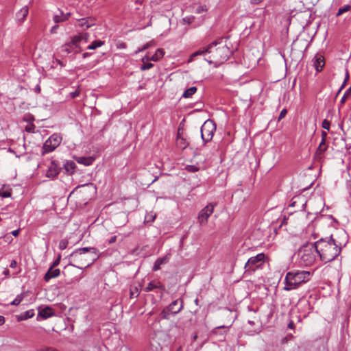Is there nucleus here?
<instances>
[{"instance_id":"nucleus-1","label":"nucleus","mask_w":351,"mask_h":351,"mask_svg":"<svg viewBox=\"0 0 351 351\" xmlns=\"http://www.w3.org/2000/svg\"><path fill=\"white\" fill-rule=\"evenodd\" d=\"M315 244L317 254L324 263L331 262L337 258L341 254L343 246L345 245L335 239L332 235L319 239L315 241Z\"/></svg>"},{"instance_id":"nucleus-2","label":"nucleus","mask_w":351,"mask_h":351,"mask_svg":"<svg viewBox=\"0 0 351 351\" xmlns=\"http://www.w3.org/2000/svg\"><path fill=\"white\" fill-rule=\"evenodd\" d=\"M99 251L95 247H82L76 249L71 254L72 260L78 264L71 265L83 269L90 266L99 257Z\"/></svg>"},{"instance_id":"nucleus-3","label":"nucleus","mask_w":351,"mask_h":351,"mask_svg":"<svg viewBox=\"0 0 351 351\" xmlns=\"http://www.w3.org/2000/svg\"><path fill=\"white\" fill-rule=\"evenodd\" d=\"M311 277L310 271H293L287 273L285 278V291H291L298 289L302 283L308 282Z\"/></svg>"},{"instance_id":"nucleus-4","label":"nucleus","mask_w":351,"mask_h":351,"mask_svg":"<svg viewBox=\"0 0 351 351\" xmlns=\"http://www.w3.org/2000/svg\"><path fill=\"white\" fill-rule=\"evenodd\" d=\"M315 242L303 245L298 251L300 263L305 266L312 265L317 254Z\"/></svg>"},{"instance_id":"nucleus-5","label":"nucleus","mask_w":351,"mask_h":351,"mask_svg":"<svg viewBox=\"0 0 351 351\" xmlns=\"http://www.w3.org/2000/svg\"><path fill=\"white\" fill-rule=\"evenodd\" d=\"M229 49L226 45H223L216 48L215 50L213 49V53L208 58L205 60L210 64H219L228 58Z\"/></svg>"},{"instance_id":"nucleus-6","label":"nucleus","mask_w":351,"mask_h":351,"mask_svg":"<svg viewBox=\"0 0 351 351\" xmlns=\"http://www.w3.org/2000/svg\"><path fill=\"white\" fill-rule=\"evenodd\" d=\"M266 258V255L264 253H260L256 256L250 258L245 264V272L252 274L255 272L256 270L262 269Z\"/></svg>"},{"instance_id":"nucleus-7","label":"nucleus","mask_w":351,"mask_h":351,"mask_svg":"<svg viewBox=\"0 0 351 351\" xmlns=\"http://www.w3.org/2000/svg\"><path fill=\"white\" fill-rule=\"evenodd\" d=\"M200 131L201 137L205 145L213 139L216 131V125L213 121L208 119L202 125Z\"/></svg>"},{"instance_id":"nucleus-8","label":"nucleus","mask_w":351,"mask_h":351,"mask_svg":"<svg viewBox=\"0 0 351 351\" xmlns=\"http://www.w3.org/2000/svg\"><path fill=\"white\" fill-rule=\"evenodd\" d=\"M183 308V300L177 299L173 301L167 308H164L160 315L162 319H169L171 314L176 315Z\"/></svg>"},{"instance_id":"nucleus-9","label":"nucleus","mask_w":351,"mask_h":351,"mask_svg":"<svg viewBox=\"0 0 351 351\" xmlns=\"http://www.w3.org/2000/svg\"><path fill=\"white\" fill-rule=\"evenodd\" d=\"M62 141V137L60 134H53L44 143L43 147L42 155L53 152L58 147Z\"/></svg>"},{"instance_id":"nucleus-10","label":"nucleus","mask_w":351,"mask_h":351,"mask_svg":"<svg viewBox=\"0 0 351 351\" xmlns=\"http://www.w3.org/2000/svg\"><path fill=\"white\" fill-rule=\"evenodd\" d=\"M216 203H210L201 210L198 215V221L200 224H206L208 219L213 214Z\"/></svg>"},{"instance_id":"nucleus-11","label":"nucleus","mask_w":351,"mask_h":351,"mask_svg":"<svg viewBox=\"0 0 351 351\" xmlns=\"http://www.w3.org/2000/svg\"><path fill=\"white\" fill-rule=\"evenodd\" d=\"M219 42L217 40H215L210 43L208 45L204 47L199 50L193 53L189 58V62H191L193 60V58L197 56L204 55L208 53H213V48L216 47Z\"/></svg>"},{"instance_id":"nucleus-12","label":"nucleus","mask_w":351,"mask_h":351,"mask_svg":"<svg viewBox=\"0 0 351 351\" xmlns=\"http://www.w3.org/2000/svg\"><path fill=\"white\" fill-rule=\"evenodd\" d=\"M155 289L160 290L161 295H162L163 293L165 291V287L158 280H153L150 281L144 289L145 292H149Z\"/></svg>"},{"instance_id":"nucleus-13","label":"nucleus","mask_w":351,"mask_h":351,"mask_svg":"<svg viewBox=\"0 0 351 351\" xmlns=\"http://www.w3.org/2000/svg\"><path fill=\"white\" fill-rule=\"evenodd\" d=\"M313 60L315 70L317 72L321 71L325 64L324 56L320 54H316Z\"/></svg>"},{"instance_id":"nucleus-14","label":"nucleus","mask_w":351,"mask_h":351,"mask_svg":"<svg viewBox=\"0 0 351 351\" xmlns=\"http://www.w3.org/2000/svg\"><path fill=\"white\" fill-rule=\"evenodd\" d=\"M54 315L53 309L49 306H45L43 308L38 309V317H40L42 319H47Z\"/></svg>"},{"instance_id":"nucleus-15","label":"nucleus","mask_w":351,"mask_h":351,"mask_svg":"<svg viewBox=\"0 0 351 351\" xmlns=\"http://www.w3.org/2000/svg\"><path fill=\"white\" fill-rule=\"evenodd\" d=\"M59 173L58 164L55 161H51L48 168L46 176L48 178H53Z\"/></svg>"},{"instance_id":"nucleus-16","label":"nucleus","mask_w":351,"mask_h":351,"mask_svg":"<svg viewBox=\"0 0 351 351\" xmlns=\"http://www.w3.org/2000/svg\"><path fill=\"white\" fill-rule=\"evenodd\" d=\"M60 271L59 269H54V267H52L50 266L48 271L46 272V274L44 276V280L46 282L49 281L51 278H56L60 276Z\"/></svg>"},{"instance_id":"nucleus-17","label":"nucleus","mask_w":351,"mask_h":351,"mask_svg":"<svg viewBox=\"0 0 351 351\" xmlns=\"http://www.w3.org/2000/svg\"><path fill=\"white\" fill-rule=\"evenodd\" d=\"M95 19L91 17L80 19L78 20L79 25L86 29L93 26L95 24Z\"/></svg>"},{"instance_id":"nucleus-18","label":"nucleus","mask_w":351,"mask_h":351,"mask_svg":"<svg viewBox=\"0 0 351 351\" xmlns=\"http://www.w3.org/2000/svg\"><path fill=\"white\" fill-rule=\"evenodd\" d=\"M327 148L328 146L326 144V142H320L315 155L316 160H320L323 158V154L326 152Z\"/></svg>"},{"instance_id":"nucleus-19","label":"nucleus","mask_w":351,"mask_h":351,"mask_svg":"<svg viewBox=\"0 0 351 351\" xmlns=\"http://www.w3.org/2000/svg\"><path fill=\"white\" fill-rule=\"evenodd\" d=\"M189 143L186 141V140L181 135L180 132V130L178 132L177 138H176V145L178 148L181 149H184L189 146Z\"/></svg>"},{"instance_id":"nucleus-20","label":"nucleus","mask_w":351,"mask_h":351,"mask_svg":"<svg viewBox=\"0 0 351 351\" xmlns=\"http://www.w3.org/2000/svg\"><path fill=\"white\" fill-rule=\"evenodd\" d=\"M163 56H164L163 49H158L156 51L155 53L152 57L149 58V56H146L144 58H143L142 60H143V62H144L145 60H152L154 62H156V61L159 60L161 58H162Z\"/></svg>"},{"instance_id":"nucleus-21","label":"nucleus","mask_w":351,"mask_h":351,"mask_svg":"<svg viewBox=\"0 0 351 351\" xmlns=\"http://www.w3.org/2000/svg\"><path fill=\"white\" fill-rule=\"evenodd\" d=\"M59 12H60V14H56L53 16V21L56 23L63 22V21H65L69 19V18L70 16V13H66L64 14H63V12L62 11H59Z\"/></svg>"},{"instance_id":"nucleus-22","label":"nucleus","mask_w":351,"mask_h":351,"mask_svg":"<svg viewBox=\"0 0 351 351\" xmlns=\"http://www.w3.org/2000/svg\"><path fill=\"white\" fill-rule=\"evenodd\" d=\"M34 315V311L33 309L28 310L23 313H21L20 315L17 316V320H25L29 318H32Z\"/></svg>"},{"instance_id":"nucleus-23","label":"nucleus","mask_w":351,"mask_h":351,"mask_svg":"<svg viewBox=\"0 0 351 351\" xmlns=\"http://www.w3.org/2000/svg\"><path fill=\"white\" fill-rule=\"evenodd\" d=\"M64 168L68 173L73 174L76 168V165L73 161H66L64 165Z\"/></svg>"},{"instance_id":"nucleus-24","label":"nucleus","mask_w":351,"mask_h":351,"mask_svg":"<svg viewBox=\"0 0 351 351\" xmlns=\"http://www.w3.org/2000/svg\"><path fill=\"white\" fill-rule=\"evenodd\" d=\"M28 12V8L27 6H25L17 12L16 17L19 20L23 21L27 16Z\"/></svg>"},{"instance_id":"nucleus-25","label":"nucleus","mask_w":351,"mask_h":351,"mask_svg":"<svg viewBox=\"0 0 351 351\" xmlns=\"http://www.w3.org/2000/svg\"><path fill=\"white\" fill-rule=\"evenodd\" d=\"M94 159L92 157H79L77 159V162L80 164H83L84 165L88 166L90 165Z\"/></svg>"},{"instance_id":"nucleus-26","label":"nucleus","mask_w":351,"mask_h":351,"mask_svg":"<svg viewBox=\"0 0 351 351\" xmlns=\"http://www.w3.org/2000/svg\"><path fill=\"white\" fill-rule=\"evenodd\" d=\"M83 40V36L81 34L73 36L71 38V45H73V46L77 49L80 48V43Z\"/></svg>"},{"instance_id":"nucleus-27","label":"nucleus","mask_w":351,"mask_h":351,"mask_svg":"<svg viewBox=\"0 0 351 351\" xmlns=\"http://www.w3.org/2000/svg\"><path fill=\"white\" fill-rule=\"evenodd\" d=\"M196 91L197 88L195 86H191L184 92L182 97L184 98H190L196 93Z\"/></svg>"},{"instance_id":"nucleus-28","label":"nucleus","mask_w":351,"mask_h":351,"mask_svg":"<svg viewBox=\"0 0 351 351\" xmlns=\"http://www.w3.org/2000/svg\"><path fill=\"white\" fill-rule=\"evenodd\" d=\"M167 263L166 258H158L156 262L154 263V267H153V271H157L160 269L161 265Z\"/></svg>"},{"instance_id":"nucleus-29","label":"nucleus","mask_w":351,"mask_h":351,"mask_svg":"<svg viewBox=\"0 0 351 351\" xmlns=\"http://www.w3.org/2000/svg\"><path fill=\"white\" fill-rule=\"evenodd\" d=\"M104 45V42L100 40L93 41L90 45L87 47L88 49L94 50Z\"/></svg>"},{"instance_id":"nucleus-30","label":"nucleus","mask_w":351,"mask_h":351,"mask_svg":"<svg viewBox=\"0 0 351 351\" xmlns=\"http://www.w3.org/2000/svg\"><path fill=\"white\" fill-rule=\"evenodd\" d=\"M76 48L73 46V45H71V42L62 46V51L66 52V53L72 52Z\"/></svg>"},{"instance_id":"nucleus-31","label":"nucleus","mask_w":351,"mask_h":351,"mask_svg":"<svg viewBox=\"0 0 351 351\" xmlns=\"http://www.w3.org/2000/svg\"><path fill=\"white\" fill-rule=\"evenodd\" d=\"M12 191L10 189H0V197L5 198L11 196Z\"/></svg>"},{"instance_id":"nucleus-32","label":"nucleus","mask_w":351,"mask_h":351,"mask_svg":"<svg viewBox=\"0 0 351 351\" xmlns=\"http://www.w3.org/2000/svg\"><path fill=\"white\" fill-rule=\"evenodd\" d=\"M130 298H137L139 295V289L136 286H131L130 289Z\"/></svg>"},{"instance_id":"nucleus-33","label":"nucleus","mask_w":351,"mask_h":351,"mask_svg":"<svg viewBox=\"0 0 351 351\" xmlns=\"http://www.w3.org/2000/svg\"><path fill=\"white\" fill-rule=\"evenodd\" d=\"M350 8H351V7L350 5H343V7L340 8L338 10V12H337L336 16H339L341 15L342 14L349 11L350 10Z\"/></svg>"},{"instance_id":"nucleus-34","label":"nucleus","mask_w":351,"mask_h":351,"mask_svg":"<svg viewBox=\"0 0 351 351\" xmlns=\"http://www.w3.org/2000/svg\"><path fill=\"white\" fill-rule=\"evenodd\" d=\"M156 43L155 40H152L148 42L147 43H146L145 45H144L141 49H138V51H143L151 47L156 46Z\"/></svg>"},{"instance_id":"nucleus-35","label":"nucleus","mask_w":351,"mask_h":351,"mask_svg":"<svg viewBox=\"0 0 351 351\" xmlns=\"http://www.w3.org/2000/svg\"><path fill=\"white\" fill-rule=\"evenodd\" d=\"M23 299V295L20 294L16 296V298L11 302V304L13 306L19 305Z\"/></svg>"},{"instance_id":"nucleus-36","label":"nucleus","mask_w":351,"mask_h":351,"mask_svg":"<svg viewBox=\"0 0 351 351\" xmlns=\"http://www.w3.org/2000/svg\"><path fill=\"white\" fill-rule=\"evenodd\" d=\"M185 169L190 173H195L199 171V168L195 165H186Z\"/></svg>"},{"instance_id":"nucleus-37","label":"nucleus","mask_w":351,"mask_h":351,"mask_svg":"<svg viewBox=\"0 0 351 351\" xmlns=\"http://www.w3.org/2000/svg\"><path fill=\"white\" fill-rule=\"evenodd\" d=\"M221 329H223L224 330V332H226L228 330V327L225 326H221L216 327L213 330V332L215 334H217L219 330Z\"/></svg>"},{"instance_id":"nucleus-38","label":"nucleus","mask_w":351,"mask_h":351,"mask_svg":"<svg viewBox=\"0 0 351 351\" xmlns=\"http://www.w3.org/2000/svg\"><path fill=\"white\" fill-rule=\"evenodd\" d=\"M154 64L152 63L148 62V63H144L141 66V71H145L151 69L153 67Z\"/></svg>"},{"instance_id":"nucleus-39","label":"nucleus","mask_w":351,"mask_h":351,"mask_svg":"<svg viewBox=\"0 0 351 351\" xmlns=\"http://www.w3.org/2000/svg\"><path fill=\"white\" fill-rule=\"evenodd\" d=\"M322 126L324 129L325 130H330V123L329 121H328L327 119H324L323 121H322Z\"/></svg>"},{"instance_id":"nucleus-40","label":"nucleus","mask_w":351,"mask_h":351,"mask_svg":"<svg viewBox=\"0 0 351 351\" xmlns=\"http://www.w3.org/2000/svg\"><path fill=\"white\" fill-rule=\"evenodd\" d=\"M351 92V87H350L344 93V95H343L341 99V102L342 104H343L345 102V101L346 100L348 96L349 95L350 93Z\"/></svg>"},{"instance_id":"nucleus-41","label":"nucleus","mask_w":351,"mask_h":351,"mask_svg":"<svg viewBox=\"0 0 351 351\" xmlns=\"http://www.w3.org/2000/svg\"><path fill=\"white\" fill-rule=\"evenodd\" d=\"M349 79H350V75H349L348 71H347L346 73V77H345L344 82H343L342 86H341V88H339V93L344 88L346 84L349 80Z\"/></svg>"},{"instance_id":"nucleus-42","label":"nucleus","mask_w":351,"mask_h":351,"mask_svg":"<svg viewBox=\"0 0 351 351\" xmlns=\"http://www.w3.org/2000/svg\"><path fill=\"white\" fill-rule=\"evenodd\" d=\"M60 259H61V254H58V257H57V258H56V259L53 261V263H52V265H51V267H56V266H58V265L60 264Z\"/></svg>"},{"instance_id":"nucleus-43","label":"nucleus","mask_w":351,"mask_h":351,"mask_svg":"<svg viewBox=\"0 0 351 351\" xmlns=\"http://www.w3.org/2000/svg\"><path fill=\"white\" fill-rule=\"evenodd\" d=\"M293 337H294L293 336V335H288L287 337L282 339L281 343L282 344L286 343L288 341L293 339Z\"/></svg>"},{"instance_id":"nucleus-44","label":"nucleus","mask_w":351,"mask_h":351,"mask_svg":"<svg viewBox=\"0 0 351 351\" xmlns=\"http://www.w3.org/2000/svg\"><path fill=\"white\" fill-rule=\"evenodd\" d=\"M67 244H68L67 241L62 240V241H60V242L59 243V248L62 250H64L66 247Z\"/></svg>"},{"instance_id":"nucleus-45","label":"nucleus","mask_w":351,"mask_h":351,"mask_svg":"<svg viewBox=\"0 0 351 351\" xmlns=\"http://www.w3.org/2000/svg\"><path fill=\"white\" fill-rule=\"evenodd\" d=\"M287 109L284 108L281 110L280 114H279V117H278V121L281 120L282 119H283L285 115L287 114Z\"/></svg>"},{"instance_id":"nucleus-46","label":"nucleus","mask_w":351,"mask_h":351,"mask_svg":"<svg viewBox=\"0 0 351 351\" xmlns=\"http://www.w3.org/2000/svg\"><path fill=\"white\" fill-rule=\"evenodd\" d=\"M79 95H80V90H76L75 91L71 92L70 93V96L72 99L77 97Z\"/></svg>"},{"instance_id":"nucleus-47","label":"nucleus","mask_w":351,"mask_h":351,"mask_svg":"<svg viewBox=\"0 0 351 351\" xmlns=\"http://www.w3.org/2000/svg\"><path fill=\"white\" fill-rule=\"evenodd\" d=\"M327 133L325 131H322V141L321 142H326V137H327Z\"/></svg>"},{"instance_id":"nucleus-48","label":"nucleus","mask_w":351,"mask_h":351,"mask_svg":"<svg viewBox=\"0 0 351 351\" xmlns=\"http://www.w3.org/2000/svg\"><path fill=\"white\" fill-rule=\"evenodd\" d=\"M193 19L194 17H186L183 19V21L187 22L188 23H191L193 21Z\"/></svg>"},{"instance_id":"nucleus-49","label":"nucleus","mask_w":351,"mask_h":351,"mask_svg":"<svg viewBox=\"0 0 351 351\" xmlns=\"http://www.w3.org/2000/svg\"><path fill=\"white\" fill-rule=\"evenodd\" d=\"M287 327L290 329H294L295 325L292 320L289 321V322L288 323Z\"/></svg>"},{"instance_id":"nucleus-50","label":"nucleus","mask_w":351,"mask_h":351,"mask_svg":"<svg viewBox=\"0 0 351 351\" xmlns=\"http://www.w3.org/2000/svg\"><path fill=\"white\" fill-rule=\"evenodd\" d=\"M116 241H117V236H113V237H112L108 240V243H109V244H112V243H114Z\"/></svg>"},{"instance_id":"nucleus-51","label":"nucleus","mask_w":351,"mask_h":351,"mask_svg":"<svg viewBox=\"0 0 351 351\" xmlns=\"http://www.w3.org/2000/svg\"><path fill=\"white\" fill-rule=\"evenodd\" d=\"M17 266V262L15 260H12L10 263V267L12 268H15Z\"/></svg>"},{"instance_id":"nucleus-52","label":"nucleus","mask_w":351,"mask_h":351,"mask_svg":"<svg viewBox=\"0 0 351 351\" xmlns=\"http://www.w3.org/2000/svg\"><path fill=\"white\" fill-rule=\"evenodd\" d=\"M20 232V229H17V230H13L11 234L14 236V237H17L19 235Z\"/></svg>"},{"instance_id":"nucleus-53","label":"nucleus","mask_w":351,"mask_h":351,"mask_svg":"<svg viewBox=\"0 0 351 351\" xmlns=\"http://www.w3.org/2000/svg\"><path fill=\"white\" fill-rule=\"evenodd\" d=\"M58 28V25H54V26L51 28V34H55V33H56V29H57Z\"/></svg>"},{"instance_id":"nucleus-54","label":"nucleus","mask_w":351,"mask_h":351,"mask_svg":"<svg viewBox=\"0 0 351 351\" xmlns=\"http://www.w3.org/2000/svg\"><path fill=\"white\" fill-rule=\"evenodd\" d=\"M80 34L83 36V40H84L85 42H87L88 34L86 33V34Z\"/></svg>"},{"instance_id":"nucleus-55","label":"nucleus","mask_w":351,"mask_h":351,"mask_svg":"<svg viewBox=\"0 0 351 351\" xmlns=\"http://www.w3.org/2000/svg\"><path fill=\"white\" fill-rule=\"evenodd\" d=\"M5 323V317L0 315V326H2Z\"/></svg>"},{"instance_id":"nucleus-56","label":"nucleus","mask_w":351,"mask_h":351,"mask_svg":"<svg viewBox=\"0 0 351 351\" xmlns=\"http://www.w3.org/2000/svg\"><path fill=\"white\" fill-rule=\"evenodd\" d=\"M205 10H206L202 6H199L197 9V11L198 13H201L202 12L205 11Z\"/></svg>"},{"instance_id":"nucleus-57","label":"nucleus","mask_w":351,"mask_h":351,"mask_svg":"<svg viewBox=\"0 0 351 351\" xmlns=\"http://www.w3.org/2000/svg\"><path fill=\"white\" fill-rule=\"evenodd\" d=\"M3 274L5 276H9V274H10V271L8 269H6L4 271H3Z\"/></svg>"},{"instance_id":"nucleus-58","label":"nucleus","mask_w":351,"mask_h":351,"mask_svg":"<svg viewBox=\"0 0 351 351\" xmlns=\"http://www.w3.org/2000/svg\"><path fill=\"white\" fill-rule=\"evenodd\" d=\"M90 54L88 53H83V58H85L86 57H88Z\"/></svg>"},{"instance_id":"nucleus-59","label":"nucleus","mask_w":351,"mask_h":351,"mask_svg":"<svg viewBox=\"0 0 351 351\" xmlns=\"http://www.w3.org/2000/svg\"><path fill=\"white\" fill-rule=\"evenodd\" d=\"M135 3L141 4L143 2V0H134Z\"/></svg>"},{"instance_id":"nucleus-60","label":"nucleus","mask_w":351,"mask_h":351,"mask_svg":"<svg viewBox=\"0 0 351 351\" xmlns=\"http://www.w3.org/2000/svg\"><path fill=\"white\" fill-rule=\"evenodd\" d=\"M36 90H37L38 93H40V87H39V86H38V87L36 88Z\"/></svg>"},{"instance_id":"nucleus-61","label":"nucleus","mask_w":351,"mask_h":351,"mask_svg":"<svg viewBox=\"0 0 351 351\" xmlns=\"http://www.w3.org/2000/svg\"><path fill=\"white\" fill-rule=\"evenodd\" d=\"M248 323L251 325L254 324V322L253 321H248Z\"/></svg>"},{"instance_id":"nucleus-62","label":"nucleus","mask_w":351,"mask_h":351,"mask_svg":"<svg viewBox=\"0 0 351 351\" xmlns=\"http://www.w3.org/2000/svg\"><path fill=\"white\" fill-rule=\"evenodd\" d=\"M125 44H121V47H125Z\"/></svg>"},{"instance_id":"nucleus-63","label":"nucleus","mask_w":351,"mask_h":351,"mask_svg":"<svg viewBox=\"0 0 351 351\" xmlns=\"http://www.w3.org/2000/svg\"><path fill=\"white\" fill-rule=\"evenodd\" d=\"M26 130H27V132H30V131H31V128H29V129L26 128Z\"/></svg>"},{"instance_id":"nucleus-64","label":"nucleus","mask_w":351,"mask_h":351,"mask_svg":"<svg viewBox=\"0 0 351 351\" xmlns=\"http://www.w3.org/2000/svg\"><path fill=\"white\" fill-rule=\"evenodd\" d=\"M196 338H197V335H195L194 336V339H196Z\"/></svg>"}]
</instances>
